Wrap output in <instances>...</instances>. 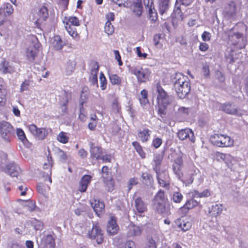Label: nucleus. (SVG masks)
I'll list each match as a JSON object with an SVG mask.
<instances>
[{"label": "nucleus", "mask_w": 248, "mask_h": 248, "mask_svg": "<svg viewBox=\"0 0 248 248\" xmlns=\"http://www.w3.org/2000/svg\"><path fill=\"white\" fill-rule=\"evenodd\" d=\"M174 86L178 96L181 99L184 98L190 91V80L183 74L177 78Z\"/></svg>", "instance_id": "nucleus-1"}, {"label": "nucleus", "mask_w": 248, "mask_h": 248, "mask_svg": "<svg viewBox=\"0 0 248 248\" xmlns=\"http://www.w3.org/2000/svg\"><path fill=\"white\" fill-rule=\"evenodd\" d=\"M64 28L68 34L74 39L78 40L79 34L77 32V29L74 26H79L80 22L78 18L75 16H65L63 19Z\"/></svg>", "instance_id": "nucleus-2"}, {"label": "nucleus", "mask_w": 248, "mask_h": 248, "mask_svg": "<svg viewBox=\"0 0 248 248\" xmlns=\"http://www.w3.org/2000/svg\"><path fill=\"white\" fill-rule=\"evenodd\" d=\"M49 17L48 9L45 5H41L37 9L33 14L34 24L38 29L46 25Z\"/></svg>", "instance_id": "nucleus-3"}, {"label": "nucleus", "mask_w": 248, "mask_h": 248, "mask_svg": "<svg viewBox=\"0 0 248 248\" xmlns=\"http://www.w3.org/2000/svg\"><path fill=\"white\" fill-rule=\"evenodd\" d=\"M228 42L230 46L236 50L242 49L246 45V40L243 33L239 32L228 34Z\"/></svg>", "instance_id": "nucleus-4"}, {"label": "nucleus", "mask_w": 248, "mask_h": 248, "mask_svg": "<svg viewBox=\"0 0 248 248\" xmlns=\"http://www.w3.org/2000/svg\"><path fill=\"white\" fill-rule=\"evenodd\" d=\"M210 141L215 146L219 147H228L232 145L233 141L229 136L215 134L210 138Z\"/></svg>", "instance_id": "nucleus-5"}, {"label": "nucleus", "mask_w": 248, "mask_h": 248, "mask_svg": "<svg viewBox=\"0 0 248 248\" xmlns=\"http://www.w3.org/2000/svg\"><path fill=\"white\" fill-rule=\"evenodd\" d=\"M14 134V128L9 123L2 121L0 122V135L6 142H10Z\"/></svg>", "instance_id": "nucleus-6"}, {"label": "nucleus", "mask_w": 248, "mask_h": 248, "mask_svg": "<svg viewBox=\"0 0 248 248\" xmlns=\"http://www.w3.org/2000/svg\"><path fill=\"white\" fill-rule=\"evenodd\" d=\"M30 132L38 140H44L48 135L49 129L46 127H38L34 124H31L28 126Z\"/></svg>", "instance_id": "nucleus-7"}, {"label": "nucleus", "mask_w": 248, "mask_h": 248, "mask_svg": "<svg viewBox=\"0 0 248 248\" xmlns=\"http://www.w3.org/2000/svg\"><path fill=\"white\" fill-rule=\"evenodd\" d=\"M156 104H169L170 103V96L163 89L160 83L156 84Z\"/></svg>", "instance_id": "nucleus-8"}, {"label": "nucleus", "mask_w": 248, "mask_h": 248, "mask_svg": "<svg viewBox=\"0 0 248 248\" xmlns=\"http://www.w3.org/2000/svg\"><path fill=\"white\" fill-rule=\"evenodd\" d=\"M157 179L159 185L166 189H169L170 182L168 172L166 170H159L155 172Z\"/></svg>", "instance_id": "nucleus-9"}, {"label": "nucleus", "mask_w": 248, "mask_h": 248, "mask_svg": "<svg viewBox=\"0 0 248 248\" xmlns=\"http://www.w3.org/2000/svg\"><path fill=\"white\" fill-rule=\"evenodd\" d=\"M39 43L30 45L26 50V56L28 61L31 62H34L35 58L39 53Z\"/></svg>", "instance_id": "nucleus-10"}, {"label": "nucleus", "mask_w": 248, "mask_h": 248, "mask_svg": "<svg viewBox=\"0 0 248 248\" xmlns=\"http://www.w3.org/2000/svg\"><path fill=\"white\" fill-rule=\"evenodd\" d=\"M89 237L95 239L98 244H101L104 241V235L102 231L97 225H93L92 229L88 232Z\"/></svg>", "instance_id": "nucleus-11"}, {"label": "nucleus", "mask_w": 248, "mask_h": 248, "mask_svg": "<svg viewBox=\"0 0 248 248\" xmlns=\"http://www.w3.org/2000/svg\"><path fill=\"white\" fill-rule=\"evenodd\" d=\"M183 165L184 161L182 156H179L174 160L172 164V170L179 179H182L183 177L182 171Z\"/></svg>", "instance_id": "nucleus-12"}, {"label": "nucleus", "mask_w": 248, "mask_h": 248, "mask_svg": "<svg viewBox=\"0 0 248 248\" xmlns=\"http://www.w3.org/2000/svg\"><path fill=\"white\" fill-rule=\"evenodd\" d=\"M132 74L136 76L140 82H145L149 78V74L146 69L140 66L135 67L132 70Z\"/></svg>", "instance_id": "nucleus-13"}, {"label": "nucleus", "mask_w": 248, "mask_h": 248, "mask_svg": "<svg viewBox=\"0 0 248 248\" xmlns=\"http://www.w3.org/2000/svg\"><path fill=\"white\" fill-rule=\"evenodd\" d=\"M178 138L182 140L188 139L192 142H195V136L191 129L186 128L180 130L177 132Z\"/></svg>", "instance_id": "nucleus-14"}, {"label": "nucleus", "mask_w": 248, "mask_h": 248, "mask_svg": "<svg viewBox=\"0 0 248 248\" xmlns=\"http://www.w3.org/2000/svg\"><path fill=\"white\" fill-rule=\"evenodd\" d=\"M90 157L93 160H98L103 154V149L101 147L95 146L94 143L91 142L89 143Z\"/></svg>", "instance_id": "nucleus-15"}, {"label": "nucleus", "mask_w": 248, "mask_h": 248, "mask_svg": "<svg viewBox=\"0 0 248 248\" xmlns=\"http://www.w3.org/2000/svg\"><path fill=\"white\" fill-rule=\"evenodd\" d=\"M99 66L97 62H93L92 68L90 72V76L89 79V81L93 85L98 86V77Z\"/></svg>", "instance_id": "nucleus-16"}, {"label": "nucleus", "mask_w": 248, "mask_h": 248, "mask_svg": "<svg viewBox=\"0 0 248 248\" xmlns=\"http://www.w3.org/2000/svg\"><path fill=\"white\" fill-rule=\"evenodd\" d=\"M119 230V227L117 224L116 218L114 217H111L108 221L107 231L109 235H114L117 233Z\"/></svg>", "instance_id": "nucleus-17"}, {"label": "nucleus", "mask_w": 248, "mask_h": 248, "mask_svg": "<svg viewBox=\"0 0 248 248\" xmlns=\"http://www.w3.org/2000/svg\"><path fill=\"white\" fill-rule=\"evenodd\" d=\"M92 177L90 175H83L79 182L78 191L81 193L85 192L91 183Z\"/></svg>", "instance_id": "nucleus-18"}, {"label": "nucleus", "mask_w": 248, "mask_h": 248, "mask_svg": "<svg viewBox=\"0 0 248 248\" xmlns=\"http://www.w3.org/2000/svg\"><path fill=\"white\" fill-rule=\"evenodd\" d=\"M134 206L137 212L140 216H142V214L147 210L146 204L140 197H138L135 199Z\"/></svg>", "instance_id": "nucleus-19"}, {"label": "nucleus", "mask_w": 248, "mask_h": 248, "mask_svg": "<svg viewBox=\"0 0 248 248\" xmlns=\"http://www.w3.org/2000/svg\"><path fill=\"white\" fill-rule=\"evenodd\" d=\"M237 13L236 4L234 1H230L225 7L224 14L228 17L235 16Z\"/></svg>", "instance_id": "nucleus-20"}, {"label": "nucleus", "mask_w": 248, "mask_h": 248, "mask_svg": "<svg viewBox=\"0 0 248 248\" xmlns=\"http://www.w3.org/2000/svg\"><path fill=\"white\" fill-rule=\"evenodd\" d=\"M6 172L11 177H17L21 173V169L15 163H10L6 166Z\"/></svg>", "instance_id": "nucleus-21"}, {"label": "nucleus", "mask_w": 248, "mask_h": 248, "mask_svg": "<svg viewBox=\"0 0 248 248\" xmlns=\"http://www.w3.org/2000/svg\"><path fill=\"white\" fill-rule=\"evenodd\" d=\"M91 205L96 215L100 217L105 211V204L103 202L94 199Z\"/></svg>", "instance_id": "nucleus-22"}, {"label": "nucleus", "mask_w": 248, "mask_h": 248, "mask_svg": "<svg viewBox=\"0 0 248 248\" xmlns=\"http://www.w3.org/2000/svg\"><path fill=\"white\" fill-rule=\"evenodd\" d=\"M42 248H56L55 239L51 234L46 235L42 240Z\"/></svg>", "instance_id": "nucleus-23"}, {"label": "nucleus", "mask_w": 248, "mask_h": 248, "mask_svg": "<svg viewBox=\"0 0 248 248\" xmlns=\"http://www.w3.org/2000/svg\"><path fill=\"white\" fill-rule=\"evenodd\" d=\"M14 72L13 67L9 62L3 59L0 62V73L2 74H11Z\"/></svg>", "instance_id": "nucleus-24"}, {"label": "nucleus", "mask_w": 248, "mask_h": 248, "mask_svg": "<svg viewBox=\"0 0 248 248\" xmlns=\"http://www.w3.org/2000/svg\"><path fill=\"white\" fill-rule=\"evenodd\" d=\"M163 155L159 154L154 155L153 160V169L155 172L161 170Z\"/></svg>", "instance_id": "nucleus-25"}, {"label": "nucleus", "mask_w": 248, "mask_h": 248, "mask_svg": "<svg viewBox=\"0 0 248 248\" xmlns=\"http://www.w3.org/2000/svg\"><path fill=\"white\" fill-rule=\"evenodd\" d=\"M149 2L147 4V6L148 7V11L149 15V19L152 23L155 22L158 19L157 13L155 8L153 1H152L151 3Z\"/></svg>", "instance_id": "nucleus-26"}, {"label": "nucleus", "mask_w": 248, "mask_h": 248, "mask_svg": "<svg viewBox=\"0 0 248 248\" xmlns=\"http://www.w3.org/2000/svg\"><path fill=\"white\" fill-rule=\"evenodd\" d=\"M151 131L148 128H144L138 131V136L142 142H146L150 138Z\"/></svg>", "instance_id": "nucleus-27"}, {"label": "nucleus", "mask_w": 248, "mask_h": 248, "mask_svg": "<svg viewBox=\"0 0 248 248\" xmlns=\"http://www.w3.org/2000/svg\"><path fill=\"white\" fill-rule=\"evenodd\" d=\"M222 212L221 204H216L213 205L209 211V215L212 217H217L220 216Z\"/></svg>", "instance_id": "nucleus-28"}, {"label": "nucleus", "mask_w": 248, "mask_h": 248, "mask_svg": "<svg viewBox=\"0 0 248 248\" xmlns=\"http://www.w3.org/2000/svg\"><path fill=\"white\" fill-rule=\"evenodd\" d=\"M178 227L181 228V230L186 232L189 230L192 226V223L188 219L179 218L177 220Z\"/></svg>", "instance_id": "nucleus-29"}, {"label": "nucleus", "mask_w": 248, "mask_h": 248, "mask_svg": "<svg viewBox=\"0 0 248 248\" xmlns=\"http://www.w3.org/2000/svg\"><path fill=\"white\" fill-rule=\"evenodd\" d=\"M141 228L135 225H130L128 227L127 234L129 236H139L141 234Z\"/></svg>", "instance_id": "nucleus-30"}, {"label": "nucleus", "mask_w": 248, "mask_h": 248, "mask_svg": "<svg viewBox=\"0 0 248 248\" xmlns=\"http://www.w3.org/2000/svg\"><path fill=\"white\" fill-rule=\"evenodd\" d=\"M165 39V34L161 33L155 34L153 40L154 46L156 47L161 48L163 46V42Z\"/></svg>", "instance_id": "nucleus-31"}, {"label": "nucleus", "mask_w": 248, "mask_h": 248, "mask_svg": "<svg viewBox=\"0 0 248 248\" xmlns=\"http://www.w3.org/2000/svg\"><path fill=\"white\" fill-rule=\"evenodd\" d=\"M222 110L225 112L230 114H236L238 110L235 106L230 103L224 104L221 106Z\"/></svg>", "instance_id": "nucleus-32"}, {"label": "nucleus", "mask_w": 248, "mask_h": 248, "mask_svg": "<svg viewBox=\"0 0 248 248\" xmlns=\"http://www.w3.org/2000/svg\"><path fill=\"white\" fill-rule=\"evenodd\" d=\"M7 94V90L3 85L0 84V107H3L5 105Z\"/></svg>", "instance_id": "nucleus-33"}, {"label": "nucleus", "mask_w": 248, "mask_h": 248, "mask_svg": "<svg viewBox=\"0 0 248 248\" xmlns=\"http://www.w3.org/2000/svg\"><path fill=\"white\" fill-rule=\"evenodd\" d=\"M153 207L158 214L162 215L166 213L165 202H154Z\"/></svg>", "instance_id": "nucleus-34"}, {"label": "nucleus", "mask_w": 248, "mask_h": 248, "mask_svg": "<svg viewBox=\"0 0 248 248\" xmlns=\"http://www.w3.org/2000/svg\"><path fill=\"white\" fill-rule=\"evenodd\" d=\"M0 11L8 16L14 12V8L10 3H5L0 7Z\"/></svg>", "instance_id": "nucleus-35"}, {"label": "nucleus", "mask_w": 248, "mask_h": 248, "mask_svg": "<svg viewBox=\"0 0 248 248\" xmlns=\"http://www.w3.org/2000/svg\"><path fill=\"white\" fill-rule=\"evenodd\" d=\"M16 134L18 139L22 142L23 144L28 146L29 144V141L28 140L25 132L21 128L16 129Z\"/></svg>", "instance_id": "nucleus-36"}, {"label": "nucleus", "mask_w": 248, "mask_h": 248, "mask_svg": "<svg viewBox=\"0 0 248 248\" xmlns=\"http://www.w3.org/2000/svg\"><path fill=\"white\" fill-rule=\"evenodd\" d=\"M132 145L141 158H145L146 157V153L139 142L136 141H133L132 142Z\"/></svg>", "instance_id": "nucleus-37"}, {"label": "nucleus", "mask_w": 248, "mask_h": 248, "mask_svg": "<svg viewBox=\"0 0 248 248\" xmlns=\"http://www.w3.org/2000/svg\"><path fill=\"white\" fill-rule=\"evenodd\" d=\"M110 82L112 85L121 86L122 84V78L117 74H109Z\"/></svg>", "instance_id": "nucleus-38"}, {"label": "nucleus", "mask_w": 248, "mask_h": 248, "mask_svg": "<svg viewBox=\"0 0 248 248\" xmlns=\"http://www.w3.org/2000/svg\"><path fill=\"white\" fill-rule=\"evenodd\" d=\"M50 186L48 185L43 184V183H39L37 186V190L38 192L43 195L44 196H46L48 192L50 190Z\"/></svg>", "instance_id": "nucleus-39"}, {"label": "nucleus", "mask_w": 248, "mask_h": 248, "mask_svg": "<svg viewBox=\"0 0 248 248\" xmlns=\"http://www.w3.org/2000/svg\"><path fill=\"white\" fill-rule=\"evenodd\" d=\"M76 62L74 61H68L64 66L65 71L67 75H71L75 70Z\"/></svg>", "instance_id": "nucleus-40"}, {"label": "nucleus", "mask_w": 248, "mask_h": 248, "mask_svg": "<svg viewBox=\"0 0 248 248\" xmlns=\"http://www.w3.org/2000/svg\"><path fill=\"white\" fill-rule=\"evenodd\" d=\"M169 3L170 0H159V11L160 15H163L168 10Z\"/></svg>", "instance_id": "nucleus-41"}, {"label": "nucleus", "mask_w": 248, "mask_h": 248, "mask_svg": "<svg viewBox=\"0 0 248 248\" xmlns=\"http://www.w3.org/2000/svg\"><path fill=\"white\" fill-rule=\"evenodd\" d=\"M78 118L81 122H86L88 119L87 112L83 107V103L80 104Z\"/></svg>", "instance_id": "nucleus-42"}, {"label": "nucleus", "mask_w": 248, "mask_h": 248, "mask_svg": "<svg viewBox=\"0 0 248 248\" xmlns=\"http://www.w3.org/2000/svg\"><path fill=\"white\" fill-rule=\"evenodd\" d=\"M52 44L54 49L56 50L62 49L64 46L62 40L59 35L54 36Z\"/></svg>", "instance_id": "nucleus-43"}, {"label": "nucleus", "mask_w": 248, "mask_h": 248, "mask_svg": "<svg viewBox=\"0 0 248 248\" xmlns=\"http://www.w3.org/2000/svg\"><path fill=\"white\" fill-rule=\"evenodd\" d=\"M133 12L137 16H140L141 15L143 6L141 2H135L133 6Z\"/></svg>", "instance_id": "nucleus-44"}, {"label": "nucleus", "mask_w": 248, "mask_h": 248, "mask_svg": "<svg viewBox=\"0 0 248 248\" xmlns=\"http://www.w3.org/2000/svg\"><path fill=\"white\" fill-rule=\"evenodd\" d=\"M139 100L142 106H145L149 103L148 99V92L147 90L144 89L140 92V97L139 98Z\"/></svg>", "instance_id": "nucleus-45"}, {"label": "nucleus", "mask_w": 248, "mask_h": 248, "mask_svg": "<svg viewBox=\"0 0 248 248\" xmlns=\"http://www.w3.org/2000/svg\"><path fill=\"white\" fill-rule=\"evenodd\" d=\"M169 104H157L158 114L161 117L164 118L166 114V110Z\"/></svg>", "instance_id": "nucleus-46"}, {"label": "nucleus", "mask_w": 248, "mask_h": 248, "mask_svg": "<svg viewBox=\"0 0 248 248\" xmlns=\"http://www.w3.org/2000/svg\"><path fill=\"white\" fill-rule=\"evenodd\" d=\"M69 139V137L67 136V133L63 131L60 132L57 137V140L60 143L63 144L68 143Z\"/></svg>", "instance_id": "nucleus-47"}, {"label": "nucleus", "mask_w": 248, "mask_h": 248, "mask_svg": "<svg viewBox=\"0 0 248 248\" xmlns=\"http://www.w3.org/2000/svg\"><path fill=\"white\" fill-rule=\"evenodd\" d=\"M142 182L148 185H150L153 181L152 175L148 172H143L141 175Z\"/></svg>", "instance_id": "nucleus-48"}, {"label": "nucleus", "mask_w": 248, "mask_h": 248, "mask_svg": "<svg viewBox=\"0 0 248 248\" xmlns=\"http://www.w3.org/2000/svg\"><path fill=\"white\" fill-rule=\"evenodd\" d=\"M103 181L106 184L108 190L109 192H112L114 190L115 186V182L113 178L110 177V179H104Z\"/></svg>", "instance_id": "nucleus-49"}, {"label": "nucleus", "mask_w": 248, "mask_h": 248, "mask_svg": "<svg viewBox=\"0 0 248 248\" xmlns=\"http://www.w3.org/2000/svg\"><path fill=\"white\" fill-rule=\"evenodd\" d=\"M154 202H165V192L163 190H159L155 196Z\"/></svg>", "instance_id": "nucleus-50"}, {"label": "nucleus", "mask_w": 248, "mask_h": 248, "mask_svg": "<svg viewBox=\"0 0 248 248\" xmlns=\"http://www.w3.org/2000/svg\"><path fill=\"white\" fill-rule=\"evenodd\" d=\"M111 108L112 111L114 113H119L121 112V107L117 99H115L113 100L111 104Z\"/></svg>", "instance_id": "nucleus-51"}, {"label": "nucleus", "mask_w": 248, "mask_h": 248, "mask_svg": "<svg viewBox=\"0 0 248 248\" xmlns=\"http://www.w3.org/2000/svg\"><path fill=\"white\" fill-rule=\"evenodd\" d=\"M215 76L219 83L225 84V77L224 74L219 70H217L215 72Z\"/></svg>", "instance_id": "nucleus-52"}, {"label": "nucleus", "mask_w": 248, "mask_h": 248, "mask_svg": "<svg viewBox=\"0 0 248 248\" xmlns=\"http://www.w3.org/2000/svg\"><path fill=\"white\" fill-rule=\"evenodd\" d=\"M105 32L108 35H111L114 32V27L111 22H106L105 27Z\"/></svg>", "instance_id": "nucleus-53"}, {"label": "nucleus", "mask_w": 248, "mask_h": 248, "mask_svg": "<svg viewBox=\"0 0 248 248\" xmlns=\"http://www.w3.org/2000/svg\"><path fill=\"white\" fill-rule=\"evenodd\" d=\"M100 88L102 90H105L107 88V80L103 72L100 73Z\"/></svg>", "instance_id": "nucleus-54"}, {"label": "nucleus", "mask_w": 248, "mask_h": 248, "mask_svg": "<svg viewBox=\"0 0 248 248\" xmlns=\"http://www.w3.org/2000/svg\"><path fill=\"white\" fill-rule=\"evenodd\" d=\"M109 169L107 166H104L101 169L102 178L104 179L109 178Z\"/></svg>", "instance_id": "nucleus-55"}, {"label": "nucleus", "mask_w": 248, "mask_h": 248, "mask_svg": "<svg viewBox=\"0 0 248 248\" xmlns=\"http://www.w3.org/2000/svg\"><path fill=\"white\" fill-rule=\"evenodd\" d=\"M31 81L29 79H25L21 84L20 91L22 93L28 91L30 86Z\"/></svg>", "instance_id": "nucleus-56"}, {"label": "nucleus", "mask_w": 248, "mask_h": 248, "mask_svg": "<svg viewBox=\"0 0 248 248\" xmlns=\"http://www.w3.org/2000/svg\"><path fill=\"white\" fill-rule=\"evenodd\" d=\"M162 142V139L158 137L155 138L152 140V146L155 149H157L161 145Z\"/></svg>", "instance_id": "nucleus-57"}, {"label": "nucleus", "mask_w": 248, "mask_h": 248, "mask_svg": "<svg viewBox=\"0 0 248 248\" xmlns=\"http://www.w3.org/2000/svg\"><path fill=\"white\" fill-rule=\"evenodd\" d=\"M155 240L152 237L148 239L144 248H156Z\"/></svg>", "instance_id": "nucleus-58"}, {"label": "nucleus", "mask_w": 248, "mask_h": 248, "mask_svg": "<svg viewBox=\"0 0 248 248\" xmlns=\"http://www.w3.org/2000/svg\"><path fill=\"white\" fill-rule=\"evenodd\" d=\"M183 198L182 194L179 192H175L173 194L172 199L176 203L180 202Z\"/></svg>", "instance_id": "nucleus-59"}, {"label": "nucleus", "mask_w": 248, "mask_h": 248, "mask_svg": "<svg viewBox=\"0 0 248 248\" xmlns=\"http://www.w3.org/2000/svg\"><path fill=\"white\" fill-rule=\"evenodd\" d=\"M185 204L187 206L188 208L191 209L197 206L198 202L195 200L192 199L187 201Z\"/></svg>", "instance_id": "nucleus-60"}, {"label": "nucleus", "mask_w": 248, "mask_h": 248, "mask_svg": "<svg viewBox=\"0 0 248 248\" xmlns=\"http://www.w3.org/2000/svg\"><path fill=\"white\" fill-rule=\"evenodd\" d=\"M27 204L26 205L28 210L30 211H33L35 210L36 208L35 202L32 200H29L27 202Z\"/></svg>", "instance_id": "nucleus-61"}, {"label": "nucleus", "mask_w": 248, "mask_h": 248, "mask_svg": "<svg viewBox=\"0 0 248 248\" xmlns=\"http://www.w3.org/2000/svg\"><path fill=\"white\" fill-rule=\"evenodd\" d=\"M202 71L205 78L209 77L210 75V68L209 66L207 64L203 65Z\"/></svg>", "instance_id": "nucleus-62"}, {"label": "nucleus", "mask_w": 248, "mask_h": 248, "mask_svg": "<svg viewBox=\"0 0 248 248\" xmlns=\"http://www.w3.org/2000/svg\"><path fill=\"white\" fill-rule=\"evenodd\" d=\"M189 171L191 175L190 180L192 183L194 180L193 176L197 175V172H199L200 171L195 166L193 165L190 168Z\"/></svg>", "instance_id": "nucleus-63"}, {"label": "nucleus", "mask_w": 248, "mask_h": 248, "mask_svg": "<svg viewBox=\"0 0 248 248\" xmlns=\"http://www.w3.org/2000/svg\"><path fill=\"white\" fill-rule=\"evenodd\" d=\"M201 37L203 41L209 42L211 40V34L208 31H204L202 33Z\"/></svg>", "instance_id": "nucleus-64"}]
</instances>
